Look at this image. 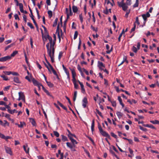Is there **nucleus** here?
I'll use <instances>...</instances> for the list:
<instances>
[{"instance_id":"1","label":"nucleus","mask_w":159,"mask_h":159,"mask_svg":"<svg viewBox=\"0 0 159 159\" xmlns=\"http://www.w3.org/2000/svg\"><path fill=\"white\" fill-rule=\"evenodd\" d=\"M98 128L100 133L104 137H106L109 139H110L111 137L109 134L106 131L103 130L100 124L98 123Z\"/></svg>"},{"instance_id":"2","label":"nucleus","mask_w":159,"mask_h":159,"mask_svg":"<svg viewBox=\"0 0 159 159\" xmlns=\"http://www.w3.org/2000/svg\"><path fill=\"white\" fill-rule=\"evenodd\" d=\"M4 148L6 153L10 154L11 155H12V152L11 151V148L6 146H4Z\"/></svg>"},{"instance_id":"3","label":"nucleus","mask_w":159,"mask_h":159,"mask_svg":"<svg viewBox=\"0 0 159 159\" xmlns=\"http://www.w3.org/2000/svg\"><path fill=\"white\" fill-rule=\"evenodd\" d=\"M11 59V57L10 56H7L5 57L0 58V61L4 62Z\"/></svg>"},{"instance_id":"4","label":"nucleus","mask_w":159,"mask_h":159,"mask_svg":"<svg viewBox=\"0 0 159 159\" xmlns=\"http://www.w3.org/2000/svg\"><path fill=\"white\" fill-rule=\"evenodd\" d=\"M82 106L84 108H85L86 107L87 104L88 103L87 99L86 97H85L82 100Z\"/></svg>"},{"instance_id":"5","label":"nucleus","mask_w":159,"mask_h":159,"mask_svg":"<svg viewBox=\"0 0 159 159\" xmlns=\"http://www.w3.org/2000/svg\"><path fill=\"white\" fill-rule=\"evenodd\" d=\"M98 66L99 68L101 70H103V68L105 67L103 64L102 62H100L99 61H98Z\"/></svg>"},{"instance_id":"6","label":"nucleus","mask_w":159,"mask_h":159,"mask_svg":"<svg viewBox=\"0 0 159 159\" xmlns=\"http://www.w3.org/2000/svg\"><path fill=\"white\" fill-rule=\"evenodd\" d=\"M150 15L149 12H147L146 14H143L142 15V16L145 22L147 20V18L150 16Z\"/></svg>"},{"instance_id":"7","label":"nucleus","mask_w":159,"mask_h":159,"mask_svg":"<svg viewBox=\"0 0 159 159\" xmlns=\"http://www.w3.org/2000/svg\"><path fill=\"white\" fill-rule=\"evenodd\" d=\"M55 52H51L49 53H48V55L51 58V61L53 63L54 62V55Z\"/></svg>"},{"instance_id":"8","label":"nucleus","mask_w":159,"mask_h":159,"mask_svg":"<svg viewBox=\"0 0 159 159\" xmlns=\"http://www.w3.org/2000/svg\"><path fill=\"white\" fill-rule=\"evenodd\" d=\"M44 38L46 40L47 39H48L49 40V43L50 44L52 43V42L53 41H52V38L48 34L47 35H45V36H44Z\"/></svg>"},{"instance_id":"9","label":"nucleus","mask_w":159,"mask_h":159,"mask_svg":"<svg viewBox=\"0 0 159 159\" xmlns=\"http://www.w3.org/2000/svg\"><path fill=\"white\" fill-rule=\"evenodd\" d=\"M56 41H53L52 43L50 45L51 48L52 52H55V48H54V46L55 44Z\"/></svg>"},{"instance_id":"10","label":"nucleus","mask_w":159,"mask_h":159,"mask_svg":"<svg viewBox=\"0 0 159 159\" xmlns=\"http://www.w3.org/2000/svg\"><path fill=\"white\" fill-rule=\"evenodd\" d=\"M19 95L20 98H21V99L25 102V96L24 95L23 93L22 92H19Z\"/></svg>"},{"instance_id":"11","label":"nucleus","mask_w":159,"mask_h":159,"mask_svg":"<svg viewBox=\"0 0 159 159\" xmlns=\"http://www.w3.org/2000/svg\"><path fill=\"white\" fill-rule=\"evenodd\" d=\"M126 4H123L122 5H119V6L120 7H122V9L124 11H126L128 8Z\"/></svg>"},{"instance_id":"12","label":"nucleus","mask_w":159,"mask_h":159,"mask_svg":"<svg viewBox=\"0 0 159 159\" xmlns=\"http://www.w3.org/2000/svg\"><path fill=\"white\" fill-rule=\"evenodd\" d=\"M59 24L58 25L57 27V30H56V33H57V35H58V37L59 38V41L60 42L61 41V39L60 36V32L59 31Z\"/></svg>"},{"instance_id":"13","label":"nucleus","mask_w":159,"mask_h":159,"mask_svg":"<svg viewBox=\"0 0 159 159\" xmlns=\"http://www.w3.org/2000/svg\"><path fill=\"white\" fill-rule=\"evenodd\" d=\"M20 124H18L17 123H16L15 125H17L18 127L20 128H22L23 127L24 125H26L25 123L24 122L20 121Z\"/></svg>"},{"instance_id":"14","label":"nucleus","mask_w":159,"mask_h":159,"mask_svg":"<svg viewBox=\"0 0 159 159\" xmlns=\"http://www.w3.org/2000/svg\"><path fill=\"white\" fill-rule=\"evenodd\" d=\"M49 44H50L49 43H48L46 45V47L47 48V53H50V52H52V51H51V47L50 46V47H49Z\"/></svg>"},{"instance_id":"15","label":"nucleus","mask_w":159,"mask_h":159,"mask_svg":"<svg viewBox=\"0 0 159 159\" xmlns=\"http://www.w3.org/2000/svg\"><path fill=\"white\" fill-rule=\"evenodd\" d=\"M69 69L71 71V73L72 74V77H75L76 76V73L75 72V69L74 68H69Z\"/></svg>"},{"instance_id":"16","label":"nucleus","mask_w":159,"mask_h":159,"mask_svg":"<svg viewBox=\"0 0 159 159\" xmlns=\"http://www.w3.org/2000/svg\"><path fill=\"white\" fill-rule=\"evenodd\" d=\"M14 81L17 84H20L21 82L19 79V78L17 77H14L13 78Z\"/></svg>"},{"instance_id":"17","label":"nucleus","mask_w":159,"mask_h":159,"mask_svg":"<svg viewBox=\"0 0 159 159\" xmlns=\"http://www.w3.org/2000/svg\"><path fill=\"white\" fill-rule=\"evenodd\" d=\"M66 144L67 147L70 148V149H72V148L75 146V145L71 144V143L69 142H67Z\"/></svg>"},{"instance_id":"18","label":"nucleus","mask_w":159,"mask_h":159,"mask_svg":"<svg viewBox=\"0 0 159 159\" xmlns=\"http://www.w3.org/2000/svg\"><path fill=\"white\" fill-rule=\"evenodd\" d=\"M19 6L20 10L21 12L22 13H24V10H23V7L22 4V3H19Z\"/></svg>"},{"instance_id":"19","label":"nucleus","mask_w":159,"mask_h":159,"mask_svg":"<svg viewBox=\"0 0 159 159\" xmlns=\"http://www.w3.org/2000/svg\"><path fill=\"white\" fill-rule=\"evenodd\" d=\"M30 120L32 125L34 126H35L36 125V123L34 120L32 118H30Z\"/></svg>"},{"instance_id":"20","label":"nucleus","mask_w":159,"mask_h":159,"mask_svg":"<svg viewBox=\"0 0 159 159\" xmlns=\"http://www.w3.org/2000/svg\"><path fill=\"white\" fill-rule=\"evenodd\" d=\"M72 8L73 12L74 13H76L78 11V9L77 6L73 5L72 6Z\"/></svg>"},{"instance_id":"21","label":"nucleus","mask_w":159,"mask_h":159,"mask_svg":"<svg viewBox=\"0 0 159 159\" xmlns=\"http://www.w3.org/2000/svg\"><path fill=\"white\" fill-rule=\"evenodd\" d=\"M32 81L33 82L34 85L35 86H37L38 85V84H39L36 80H35L34 78H33Z\"/></svg>"},{"instance_id":"22","label":"nucleus","mask_w":159,"mask_h":159,"mask_svg":"<svg viewBox=\"0 0 159 159\" xmlns=\"http://www.w3.org/2000/svg\"><path fill=\"white\" fill-rule=\"evenodd\" d=\"M94 120L93 119L92 120L91 126V129L92 132L94 130Z\"/></svg>"},{"instance_id":"23","label":"nucleus","mask_w":159,"mask_h":159,"mask_svg":"<svg viewBox=\"0 0 159 159\" xmlns=\"http://www.w3.org/2000/svg\"><path fill=\"white\" fill-rule=\"evenodd\" d=\"M116 114L119 119L121 118L122 117L123 115L122 113H121L120 112L117 111L116 112Z\"/></svg>"},{"instance_id":"24","label":"nucleus","mask_w":159,"mask_h":159,"mask_svg":"<svg viewBox=\"0 0 159 159\" xmlns=\"http://www.w3.org/2000/svg\"><path fill=\"white\" fill-rule=\"evenodd\" d=\"M150 122L154 124L159 125V121L157 120H150Z\"/></svg>"},{"instance_id":"25","label":"nucleus","mask_w":159,"mask_h":159,"mask_svg":"<svg viewBox=\"0 0 159 159\" xmlns=\"http://www.w3.org/2000/svg\"><path fill=\"white\" fill-rule=\"evenodd\" d=\"M8 112L12 114H13L15 112L17 113L18 112L17 111L16 109H14L12 110H8Z\"/></svg>"},{"instance_id":"26","label":"nucleus","mask_w":159,"mask_h":159,"mask_svg":"<svg viewBox=\"0 0 159 159\" xmlns=\"http://www.w3.org/2000/svg\"><path fill=\"white\" fill-rule=\"evenodd\" d=\"M61 136L62 137L61 139L64 142L68 141L67 138L66 136H65L63 135H61Z\"/></svg>"},{"instance_id":"27","label":"nucleus","mask_w":159,"mask_h":159,"mask_svg":"<svg viewBox=\"0 0 159 159\" xmlns=\"http://www.w3.org/2000/svg\"><path fill=\"white\" fill-rule=\"evenodd\" d=\"M124 34V30L123 29L122 30V32L120 33V35L119 36V37H118V42H120V38H121V36H122L123 34Z\"/></svg>"},{"instance_id":"28","label":"nucleus","mask_w":159,"mask_h":159,"mask_svg":"<svg viewBox=\"0 0 159 159\" xmlns=\"http://www.w3.org/2000/svg\"><path fill=\"white\" fill-rule=\"evenodd\" d=\"M127 102H129L131 104H132L133 103L135 104L137 102L135 100L133 99L131 101L129 99H128Z\"/></svg>"},{"instance_id":"29","label":"nucleus","mask_w":159,"mask_h":159,"mask_svg":"<svg viewBox=\"0 0 159 159\" xmlns=\"http://www.w3.org/2000/svg\"><path fill=\"white\" fill-rule=\"evenodd\" d=\"M81 88V92L83 93H85V89L84 88V85L83 84H81L80 85Z\"/></svg>"},{"instance_id":"30","label":"nucleus","mask_w":159,"mask_h":159,"mask_svg":"<svg viewBox=\"0 0 159 159\" xmlns=\"http://www.w3.org/2000/svg\"><path fill=\"white\" fill-rule=\"evenodd\" d=\"M46 83L48 85L50 88H52L53 87L54 85L53 84L51 83L50 82H48L46 81Z\"/></svg>"},{"instance_id":"31","label":"nucleus","mask_w":159,"mask_h":159,"mask_svg":"<svg viewBox=\"0 0 159 159\" xmlns=\"http://www.w3.org/2000/svg\"><path fill=\"white\" fill-rule=\"evenodd\" d=\"M0 76L3 79V80H4L7 81L8 80L7 77L4 75H1Z\"/></svg>"},{"instance_id":"32","label":"nucleus","mask_w":159,"mask_h":159,"mask_svg":"<svg viewBox=\"0 0 159 159\" xmlns=\"http://www.w3.org/2000/svg\"><path fill=\"white\" fill-rule=\"evenodd\" d=\"M18 52L17 51H15L11 54V57H14L16 55V54L18 53Z\"/></svg>"},{"instance_id":"33","label":"nucleus","mask_w":159,"mask_h":159,"mask_svg":"<svg viewBox=\"0 0 159 159\" xmlns=\"http://www.w3.org/2000/svg\"><path fill=\"white\" fill-rule=\"evenodd\" d=\"M77 95V91H75L74 92V95L73 98V101L75 102L76 99V97Z\"/></svg>"},{"instance_id":"34","label":"nucleus","mask_w":159,"mask_h":159,"mask_svg":"<svg viewBox=\"0 0 159 159\" xmlns=\"http://www.w3.org/2000/svg\"><path fill=\"white\" fill-rule=\"evenodd\" d=\"M57 21H58V18H56L55 19L53 23V24L52 25L53 27H55L57 25Z\"/></svg>"},{"instance_id":"35","label":"nucleus","mask_w":159,"mask_h":159,"mask_svg":"<svg viewBox=\"0 0 159 159\" xmlns=\"http://www.w3.org/2000/svg\"><path fill=\"white\" fill-rule=\"evenodd\" d=\"M48 15L49 17L50 18H51L52 17V11L51 10L48 11Z\"/></svg>"},{"instance_id":"36","label":"nucleus","mask_w":159,"mask_h":159,"mask_svg":"<svg viewBox=\"0 0 159 159\" xmlns=\"http://www.w3.org/2000/svg\"><path fill=\"white\" fill-rule=\"evenodd\" d=\"M96 112L98 113V114L102 117H103V116L102 115V114L101 112H100L97 109H96L95 110Z\"/></svg>"},{"instance_id":"37","label":"nucleus","mask_w":159,"mask_h":159,"mask_svg":"<svg viewBox=\"0 0 159 159\" xmlns=\"http://www.w3.org/2000/svg\"><path fill=\"white\" fill-rule=\"evenodd\" d=\"M132 51L135 53H136L137 52V48L134 46H133L132 48Z\"/></svg>"},{"instance_id":"38","label":"nucleus","mask_w":159,"mask_h":159,"mask_svg":"<svg viewBox=\"0 0 159 159\" xmlns=\"http://www.w3.org/2000/svg\"><path fill=\"white\" fill-rule=\"evenodd\" d=\"M139 5V0H136L135 3L133 5L134 7H137Z\"/></svg>"},{"instance_id":"39","label":"nucleus","mask_w":159,"mask_h":159,"mask_svg":"<svg viewBox=\"0 0 159 159\" xmlns=\"http://www.w3.org/2000/svg\"><path fill=\"white\" fill-rule=\"evenodd\" d=\"M24 150L25 151V152L27 153H28L29 152V148H28V150H27L26 149V147L25 145H24L23 146Z\"/></svg>"},{"instance_id":"40","label":"nucleus","mask_w":159,"mask_h":159,"mask_svg":"<svg viewBox=\"0 0 159 159\" xmlns=\"http://www.w3.org/2000/svg\"><path fill=\"white\" fill-rule=\"evenodd\" d=\"M50 69H51V70L53 73V74L54 75H57V72H56V71L54 70L53 67H52L50 68Z\"/></svg>"},{"instance_id":"41","label":"nucleus","mask_w":159,"mask_h":159,"mask_svg":"<svg viewBox=\"0 0 159 159\" xmlns=\"http://www.w3.org/2000/svg\"><path fill=\"white\" fill-rule=\"evenodd\" d=\"M3 137H4L3 138H2V139H5L6 140H7L8 139H11V137L10 136H5L4 135Z\"/></svg>"},{"instance_id":"42","label":"nucleus","mask_w":159,"mask_h":159,"mask_svg":"<svg viewBox=\"0 0 159 159\" xmlns=\"http://www.w3.org/2000/svg\"><path fill=\"white\" fill-rule=\"evenodd\" d=\"M71 141L72 143H73V144L74 145H75V144H77V142L76 140L74 139L73 138L71 139Z\"/></svg>"},{"instance_id":"43","label":"nucleus","mask_w":159,"mask_h":159,"mask_svg":"<svg viewBox=\"0 0 159 159\" xmlns=\"http://www.w3.org/2000/svg\"><path fill=\"white\" fill-rule=\"evenodd\" d=\"M45 93H46V94L48 96H49L53 98H54L53 97L51 94L49 92V91L47 90V91H46V92Z\"/></svg>"},{"instance_id":"44","label":"nucleus","mask_w":159,"mask_h":159,"mask_svg":"<svg viewBox=\"0 0 159 159\" xmlns=\"http://www.w3.org/2000/svg\"><path fill=\"white\" fill-rule=\"evenodd\" d=\"M79 17L80 22L81 23H82L83 21V20L82 13L79 15Z\"/></svg>"},{"instance_id":"45","label":"nucleus","mask_w":159,"mask_h":159,"mask_svg":"<svg viewBox=\"0 0 159 159\" xmlns=\"http://www.w3.org/2000/svg\"><path fill=\"white\" fill-rule=\"evenodd\" d=\"M111 102L113 107H116V101H111Z\"/></svg>"},{"instance_id":"46","label":"nucleus","mask_w":159,"mask_h":159,"mask_svg":"<svg viewBox=\"0 0 159 159\" xmlns=\"http://www.w3.org/2000/svg\"><path fill=\"white\" fill-rule=\"evenodd\" d=\"M78 32L77 31H76L75 32L74 35V39H76V38H77V37L78 36Z\"/></svg>"},{"instance_id":"47","label":"nucleus","mask_w":159,"mask_h":159,"mask_svg":"<svg viewBox=\"0 0 159 159\" xmlns=\"http://www.w3.org/2000/svg\"><path fill=\"white\" fill-rule=\"evenodd\" d=\"M66 16H67V18L66 19L68 20V19L69 18V16H70L69 13L68 12V9L67 8H66Z\"/></svg>"},{"instance_id":"48","label":"nucleus","mask_w":159,"mask_h":159,"mask_svg":"<svg viewBox=\"0 0 159 159\" xmlns=\"http://www.w3.org/2000/svg\"><path fill=\"white\" fill-rule=\"evenodd\" d=\"M27 25L28 26H29L31 29H34V27L33 25L30 22H28Z\"/></svg>"},{"instance_id":"49","label":"nucleus","mask_w":159,"mask_h":159,"mask_svg":"<svg viewBox=\"0 0 159 159\" xmlns=\"http://www.w3.org/2000/svg\"><path fill=\"white\" fill-rule=\"evenodd\" d=\"M63 52H59L58 55V59L59 60H60L61 59L62 56Z\"/></svg>"},{"instance_id":"50","label":"nucleus","mask_w":159,"mask_h":159,"mask_svg":"<svg viewBox=\"0 0 159 159\" xmlns=\"http://www.w3.org/2000/svg\"><path fill=\"white\" fill-rule=\"evenodd\" d=\"M53 133L54 134V135L57 137H58L59 136V133L56 131H54Z\"/></svg>"},{"instance_id":"51","label":"nucleus","mask_w":159,"mask_h":159,"mask_svg":"<svg viewBox=\"0 0 159 159\" xmlns=\"http://www.w3.org/2000/svg\"><path fill=\"white\" fill-rule=\"evenodd\" d=\"M42 27L44 29V32L46 34V35H47V34H48V33L46 27L43 25H42Z\"/></svg>"},{"instance_id":"52","label":"nucleus","mask_w":159,"mask_h":159,"mask_svg":"<svg viewBox=\"0 0 159 159\" xmlns=\"http://www.w3.org/2000/svg\"><path fill=\"white\" fill-rule=\"evenodd\" d=\"M3 72L6 75H9L11 74V72L9 71H4Z\"/></svg>"},{"instance_id":"53","label":"nucleus","mask_w":159,"mask_h":159,"mask_svg":"<svg viewBox=\"0 0 159 159\" xmlns=\"http://www.w3.org/2000/svg\"><path fill=\"white\" fill-rule=\"evenodd\" d=\"M131 0H127L126 4L127 5L130 6L131 4Z\"/></svg>"},{"instance_id":"54","label":"nucleus","mask_w":159,"mask_h":159,"mask_svg":"<svg viewBox=\"0 0 159 159\" xmlns=\"http://www.w3.org/2000/svg\"><path fill=\"white\" fill-rule=\"evenodd\" d=\"M135 23H137L138 25H139L140 24V23L139 20V18L138 17H136V18L135 21L134 23L135 24Z\"/></svg>"},{"instance_id":"55","label":"nucleus","mask_w":159,"mask_h":159,"mask_svg":"<svg viewBox=\"0 0 159 159\" xmlns=\"http://www.w3.org/2000/svg\"><path fill=\"white\" fill-rule=\"evenodd\" d=\"M136 27V25L135 23H134V27L131 29L130 30V33H131L135 30Z\"/></svg>"},{"instance_id":"56","label":"nucleus","mask_w":159,"mask_h":159,"mask_svg":"<svg viewBox=\"0 0 159 159\" xmlns=\"http://www.w3.org/2000/svg\"><path fill=\"white\" fill-rule=\"evenodd\" d=\"M139 127L140 129L141 130H143V131H147V129H146L145 128H143V127L141 126H139Z\"/></svg>"},{"instance_id":"57","label":"nucleus","mask_w":159,"mask_h":159,"mask_svg":"<svg viewBox=\"0 0 159 159\" xmlns=\"http://www.w3.org/2000/svg\"><path fill=\"white\" fill-rule=\"evenodd\" d=\"M45 59L46 60V61L47 63L48 64V66H49L50 68L51 67H52V66L51 65V64L48 61V60H47L45 57Z\"/></svg>"},{"instance_id":"58","label":"nucleus","mask_w":159,"mask_h":159,"mask_svg":"<svg viewBox=\"0 0 159 159\" xmlns=\"http://www.w3.org/2000/svg\"><path fill=\"white\" fill-rule=\"evenodd\" d=\"M44 64L45 66L46 67V68L48 69V70H49V71H50L51 72V70H50V67L49 66L47 65L45 62H44Z\"/></svg>"},{"instance_id":"59","label":"nucleus","mask_w":159,"mask_h":159,"mask_svg":"<svg viewBox=\"0 0 159 159\" xmlns=\"http://www.w3.org/2000/svg\"><path fill=\"white\" fill-rule=\"evenodd\" d=\"M30 43L31 46V48H33V40L31 37H30Z\"/></svg>"},{"instance_id":"60","label":"nucleus","mask_w":159,"mask_h":159,"mask_svg":"<svg viewBox=\"0 0 159 159\" xmlns=\"http://www.w3.org/2000/svg\"><path fill=\"white\" fill-rule=\"evenodd\" d=\"M111 136L112 137H113L115 139L117 138V135L116 134H115L114 133L111 132Z\"/></svg>"},{"instance_id":"61","label":"nucleus","mask_w":159,"mask_h":159,"mask_svg":"<svg viewBox=\"0 0 159 159\" xmlns=\"http://www.w3.org/2000/svg\"><path fill=\"white\" fill-rule=\"evenodd\" d=\"M124 0H122L121 2H117V4L118 5V6H119V5H121L123 4H126L125 3H124Z\"/></svg>"},{"instance_id":"62","label":"nucleus","mask_w":159,"mask_h":159,"mask_svg":"<svg viewBox=\"0 0 159 159\" xmlns=\"http://www.w3.org/2000/svg\"><path fill=\"white\" fill-rule=\"evenodd\" d=\"M110 152L113 155H114L116 157H117V156L115 154V153L112 150H111L110 149Z\"/></svg>"},{"instance_id":"63","label":"nucleus","mask_w":159,"mask_h":159,"mask_svg":"<svg viewBox=\"0 0 159 159\" xmlns=\"http://www.w3.org/2000/svg\"><path fill=\"white\" fill-rule=\"evenodd\" d=\"M73 84H74V88L75 89H78L79 88L78 85L76 84V82L74 83Z\"/></svg>"},{"instance_id":"64","label":"nucleus","mask_w":159,"mask_h":159,"mask_svg":"<svg viewBox=\"0 0 159 159\" xmlns=\"http://www.w3.org/2000/svg\"><path fill=\"white\" fill-rule=\"evenodd\" d=\"M91 28L94 31H95L96 32L97 31V29L95 28V27H93L92 25L91 26Z\"/></svg>"}]
</instances>
